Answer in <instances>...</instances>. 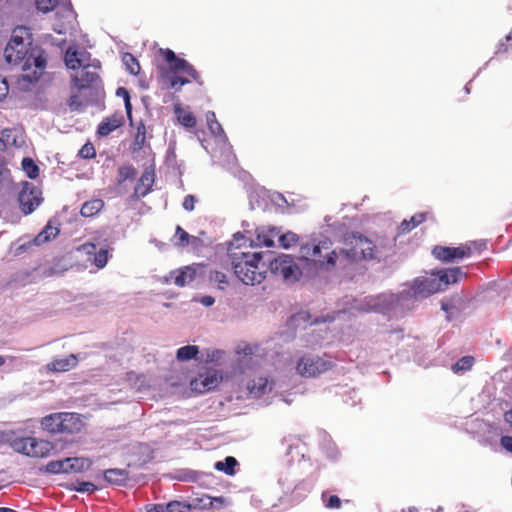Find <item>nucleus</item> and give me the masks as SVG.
<instances>
[{"label": "nucleus", "mask_w": 512, "mask_h": 512, "mask_svg": "<svg viewBox=\"0 0 512 512\" xmlns=\"http://www.w3.org/2000/svg\"><path fill=\"white\" fill-rule=\"evenodd\" d=\"M436 512H441V507L437 508Z\"/></svg>", "instance_id": "nucleus-64"}, {"label": "nucleus", "mask_w": 512, "mask_h": 512, "mask_svg": "<svg viewBox=\"0 0 512 512\" xmlns=\"http://www.w3.org/2000/svg\"><path fill=\"white\" fill-rule=\"evenodd\" d=\"M176 116L177 120H179L180 125L186 128H192L196 125V119L194 118L191 112L184 110L180 107H176Z\"/></svg>", "instance_id": "nucleus-26"}, {"label": "nucleus", "mask_w": 512, "mask_h": 512, "mask_svg": "<svg viewBox=\"0 0 512 512\" xmlns=\"http://www.w3.org/2000/svg\"><path fill=\"white\" fill-rule=\"evenodd\" d=\"M322 502L328 510H339L342 501L338 496L330 495L327 492L322 493Z\"/></svg>", "instance_id": "nucleus-33"}, {"label": "nucleus", "mask_w": 512, "mask_h": 512, "mask_svg": "<svg viewBox=\"0 0 512 512\" xmlns=\"http://www.w3.org/2000/svg\"><path fill=\"white\" fill-rule=\"evenodd\" d=\"M55 450V445L48 440L34 438L29 444V451L26 453L28 457L46 458Z\"/></svg>", "instance_id": "nucleus-16"}, {"label": "nucleus", "mask_w": 512, "mask_h": 512, "mask_svg": "<svg viewBox=\"0 0 512 512\" xmlns=\"http://www.w3.org/2000/svg\"><path fill=\"white\" fill-rule=\"evenodd\" d=\"M331 367L332 362L329 357L309 354L299 358L296 371L299 375L310 378L326 373Z\"/></svg>", "instance_id": "nucleus-10"}, {"label": "nucleus", "mask_w": 512, "mask_h": 512, "mask_svg": "<svg viewBox=\"0 0 512 512\" xmlns=\"http://www.w3.org/2000/svg\"><path fill=\"white\" fill-rule=\"evenodd\" d=\"M166 67L161 68L164 82L171 88L182 87L189 83V79L181 75H187L192 80H197V72L185 59H179L171 49L163 51Z\"/></svg>", "instance_id": "nucleus-8"}, {"label": "nucleus", "mask_w": 512, "mask_h": 512, "mask_svg": "<svg viewBox=\"0 0 512 512\" xmlns=\"http://www.w3.org/2000/svg\"><path fill=\"white\" fill-rule=\"evenodd\" d=\"M450 252H452L453 260L463 259L472 254V248L470 246H459L457 248H450Z\"/></svg>", "instance_id": "nucleus-38"}, {"label": "nucleus", "mask_w": 512, "mask_h": 512, "mask_svg": "<svg viewBox=\"0 0 512 512\" xmlns=\"http://www.w3.org/2000/svg\"><path fill=\"white\" fill-rule=\"evenodd\" d=\"M57 15L63 17V23L61 25H55L54 31L59 34H64L66 27L74 21V12L71 9V5L69 3L63 4L62 11H57Z\"/></svg>", "instance_id": "nucleus-22"}, {"label": "nucleus", "mask_w": 512, "mask_h": 512, "mask_svg": "<svg viewBox=\"0 0 512 512\" xmlns=\"http://www.w3.org/2000/svg\"><path fill=\"white\" fill-rule=\"evenodd\" d=\"M42 430L49 433H79L83 421L77 413H51L41 419Z\"/></svg>", "instance_id": "nucleus-9"}, {"label": "nucleus", "mask_w": 512, "mask_h": 512, "mask_svg": "<svg viewBox=\"0 0 512 512\" xmlns=\"http://www.w3.org/2000/svg\"><path fill=\"white\" fill-rule=\"evenodd\" d=\"M42 198L40 191L31 183L25 182L21 185L20 194H18V203L23 214L28 215L39 207Z\"/></svg>", "instance_id": "nucleus-12"}, {"label": "nucleus", "mask_w": 512, "mask_h": 512, "mask_svg": "<svg viewBox=\"0 0 512 512\" xmlns=\"http://www.w3.org/2000/svg\"><path fill=\"white\" fill-rule=\"evenodd\" d=\"M206 123L218 124L217 119H215V114H213V112H208V114H206Z\"/></svg>", "instance_id": "nucleus-55"}, {"label": "nucleus", "mask_w": 512, "mask_h": 512, "mask_svg": "<svg viewBox=\"0 0 512 512\" xmlns=\"http://www.w3.org/2000/svg\"><path fill=\"white\" fill-rule=\"evenodd\" d=\"M299 242V236L292 231H287L285 233L278 234L277 241L278 246L288 249L294 247Z\"/></svg>", "instance_id": "nucleus-25"}, {"label": "nucleus", "mask_w": 512, "mask_h": 512, "mask_svg": "<svg viewBox=\"0 0 512 512\" xmlns=\"http://www.w3.org/2000/svg\"><path fill=\"white\" fill-rule=\"evenodd\" d=\"M432 255L443 262H450L453 260L451 257V251H449L448 247L437 246L432 249Z\"/></svg>", "instance_id": "nucleus-36"}, {"label": "nucleus", "mask_w": 512, "mask_h": 512, "mask_svg": "<svg viewBox=\"0 0 512 512\" xmlns=\"http://www.w3.org/2000/svg\"><path fill=\"white\" fill-rule=\"evenodd\" d=\"M154 183V172L152 170L147 169L140 176L139 183L135 185V196L144 197L147 196L151 191V186Z\"/></svg>", "instance_id": "nucleus-20"}, {"label": "nucleus", "mask_w": 512, "mask_h": 512, "mask_svg": "<svg viewBox=\"0 0 512 512\" xmlns=\"http://www.w3.org/2000/svg\"><path fill=\"white\" fill-rule=\"evenodd\" d=\"M96 490L95 484L91 482H80L78 483V487H76V491L82 493H90Z\"/></svg>", "instance_id": "nucleus-44"}, {"label": "nucleus", "mask_w": 512, "mask_h": 512, "mask_svg": "<svg viewBox=\"0 0 512 512\" xmlns=\"http://www.w3.org/2000/svg\"><path fill=\"white\" fill-rule=\"evenodd\" d=\"M220 373L214 369H208L200 375V378L192 382L193 390L203 394L217 387L220 383Z\"/></svg>", "instance_id": "nucleus-15"}, {"label": "nucleus", "mask_w": 512, "mask_h": 512, "mask_svg": "<svg viewBox=\"0 0 512 512\" xmlns=\"http://www.w3.org/2000/svg\"><path fill=\"white\" fill-rule=\"evenodd\" d=\"M462 272L458 267L437 272H432L429 276H421L413 280L412 286L407 291H403L401 295L391 293H382L378 296H365L363 299L347 298V307L339 309L333 317L325 318V321H333L340 318L345 312H376L387 314L395 308L401 299L406 297L427 298L431 294L443 291L450 284H454L461 278Z\"/></svg>", "instance_id": "nucleus-1"}, {"label": "nucleus", "mask_w": 512, "mask_h": 512, "mask_svg": "<svg viewBox=\"0 0 512 512\" xmlns=\"http://www.w3.org/2000/svg\"><path fill=\"white\" fill-rule=\"evenodd\" d=\"M68 107L71 111H80L82 109V99L77 94H73L68 100Z\"/></svg>", "instance_id": "nucleus-42"}, {"label": "nucleus", "mask_w": 512, "mask_h": 512, "mask_svg": "<svg viewBox=\"0 0 512 512\" xmlns=\"http://www.w3.org/2000/svg\"><path fill=\"white\" fill-rule=\"evenodd\" d=\"M189 239H191V236L180 226H177L176 228V234H174V244H176L177 247H186L188 245Z\"/></svg>", "instance_id": "nucleus-34"}, {"label": "nucleus", "mask_w": 512, "mask_h": 512, "mask_svg": "<svg viewBox=\"0 0 512 512\" xmlns=\"http://www.w3.org/2000/svg\"><path fill=\"white\" fill-rule=\"evenodd\" d=\"M424 218H425V214L420 213V214H415L414 216H412V218H410V220H407V221L410 222V224H412V227H416V226L420 225L422 222H424Z\"/></svg>", "instance_id": "nucleus-50"}, {"label": "nucleus", "mask_w": 512, "mask_h": 512, "mask_svg": "<svg viewBox=\"0 0 512 512\" xmlns=\"http://www.w3.org/2000/svg\"><path fill=\"white\" fill-rule=\"evenodd\" d=\"M211 280L216 282L217 284H219L220 288L223 287L222 285H226L225 274H223L221 272L216 271V272L212 273Z\"/></svg>", "instance_id": "nucleus-48"}, {"label": "nucleus", "mask_w": 512, "mask_h": 512, "mask_svg": "<svg viewBox=\"0 0 512 512\" xmlns=\"http://www.w3.org/2000/svg\"><path fill=\"white\" fill-rule=\"evenodd\" d=\"M505 421L512 425V410H509L505 414Z\"/></svg>", "instance_id": "nucleus-57"}, {"label": "nucleus", "mask_w": 512, "mask_h": 512, "mask_svg": "<svg viewBox=\"0 0 512 512\" xmlns=\"http://www.w3.org/2000/svg\"><path fill=\"white\" fill-rule=\"evenodd\" d=\"M244 242V236L236 233L228 246V257L232 263L233 273L245 285H258L265 280L268 266L262 261V252L245 247Z\"/></svg>", "instance_id": "nucleus-4"}, {"label": "nucleus", "mask_w": 512, "mask_h": 512, "mask_svg": "<svg viewBox=\"0 0 512 512\" xmlns=\"http://www.w3.org/2000/svg\"><path fill=\"white\" fill-rule=\"evenodd\" d=\"M473 364V358L472 356H465L458 360V362L453 365V372L459 373L464 371H469V369L472 367Z\"/></svg>", "instance_id": "nucleus-35"}, {"label": "nucleus", "mask_w": 512, "mask_h": 512, "mask_svg": "<svg viewBox=\"0 0 512 512\" xmlns=\"http://www.w3.org/2000/svg\"><path fill=\"white\" fill-rule=\"evenodd\" d=\"M95 156V148L91 144L82 145L81 150H79V157L82 159H91Z\"/></svg>", "instance_id": "nucleus-41"}, {"label": "nucleus", "mask_w": 512, "mask_h": 512, "mask_svg": "<svg viewBox=\"0 0 512 512\" xmlns=\"http://www.w3.org/2000/svg\"><path fill=\"white\" fill-rule=\"evenodd\" d=\"M506 39H508V40L512 39V30H511V33H509V35L506 36Z\"/></svg>", "instance_id": "nucleus-61"}, {"label": "nucleus", "mask_w": 512, "mask_h": 512, "mask_svg": "<svg viewBox=\"0 0 512 512\" xmlns=\"http://www.w3.org/2000/svg\"><path fill=\"white\" fill-rule=\"evenodd\" d=\"M281 230L275 227L257 228V246L266 248L274 247V242L278 239Z\"/></svg>", "instance_id": "nucleus-17"}, {"label": "nucleus", "mask_w": 512, "mask_h": 512, "mask_svg": "<svg viewBox=\"0 0 512 512\" xmlns=\"http://www.w3.org/2000/svg\"><path fill=\"white\" fill-rule=\"evenodd\" d=\"M198 302H200L201 305H203L205 307H210L213 305L215 300L211 296H202V297H200V299H198Z\"/></svg>", "instance_id": "nucleus-51"}, {"label": "nucleus", "mask_w": 512, "mask_h": 512, "mask_svg": "<svg viewBox=\"0 0 512 512\" xmlns=\"http://www.w3.org/2000/svg\"><path fill=\"white\" fill-rule=\"evenodd\" d=\"M76 364L77 358L75 357V355L69 354L62 358H55L54 361L47 364V369H49V371L63 373L73 369Z\"/></svg>", "instance_id": "nucleus-18"}, {"label": "nucleus", "mask_w": 512, "mask_h": 512, "mask_svg": "<svg viewBox=\"0 0 512 512\" xmlns=\"http://www.w3.org/2000/svg\"><path fill=\"white\" fill-rule=\"evenodd\" d=\"M236 466V459L228 456L223 461H217L216 464H214V468L218 471H222L227 475H233L234 474V467Z\"/></svg>", "instance_id": "nucleus-29"}, {"label": "nucleus", "mask_w": 512, "mask_h": 512, "mask_svg": "<svg viewBox=\"0 0 512 512\" xmlns=\"http://www.w3.org/2000/svg\"><path fill=\"white\" fill-rule=\"evenodd\" d=\"M78 252L92 257L89 259L92 260V263H94L95 267L98 269L106 267L107 260H109V249L100 248L98 251H95V244L92 242H87L79 246Z\"/></svg>", "instance_id": "nucleus-14"}, {"label": "nucleus", "mask_w": 512, "mask_h": 512, "mask_svg": "<svg viewBox=\"0 0 512 512\" xmlns=\"http://www.w3.org/2000/svg\"><path fill=\"white\" fill-rule=\"evenodd\" d=\"M58 235V228L51 224H47L46 228L42 229L38 236L34 237L33 243L36 246H40Z\"/></svg>", "instance_id": "nucleus-23"}, {"label": "nucleus", "mask_w": 512, "mask_h": 512, "mask_svg": "<svg viewBox=\"0 0 512 512\" xmlns=\"http://www.w3.org/2000/svg\"><path fill=\"white\" fill-rule=\"evenodd\" d=\"M105 480L110 484L120 485L125 481V472L121 469H108L105 471Z\"/></svg>", "instance_id": "nucleus-30"}, {"label": "nucleus", "mask_w": 512, "mask_h": 512, "mask_svg": "<svg viewBox=\"0 0 512 512\" xmlns=\"http://www.w3.org/2000/svg\"><path fill=\"white\" fill-rule=\"evenodd\" d=\"M464 246H470L472 248V252H480L485 248V243L483 242H472L470 244H466Z\"/></svg>", "instance_id": "nucleus-52"}, {"label": "nucleus", "mask_w": 512, "mask_h": 512, "mask_svg": "<svg viewBox=\"0 0 512 512\" xmlns=\"http://www.w3.org/2000/svg\"><path fill=\"white\" fill-rule=\"evenodd\" d=\"M209 131H211L212 135L218 137L220 141H226L225 134L223 133V128H221L220 124H208Z\"/></svg>", "instance_id": "nucleus-43"}, {"label": "nucleus", "mask_w": 512, "mask_h": 512, "mask_svg": "<svg viewBox=\"0 0 512 512\" xmlns=\"http://www.w3.org/2000/svg\"><path fill=\"white\" fill-rule=\"evenodd\" d=\"M410 512H417V510L415 507H413V508H410Z\"/></svg>", "instance_id": "nucleus-62"}, {"label": "nucleus", "mask_w": 512, "mask_h": 512, "mask_svg": "<svg viewBox=\"0 0 512 512\" xmlns=\"http://www.w3.org/2000/svg\"><path fill=\"white\" fill-rule=\"evenodd\" d=\"M4 57L9 64L21 65V78L29 83L37 82L45 71L43 51L32 46V38L25 26L13 29L4 49Z\"/></svg>", "instance_id": "nucleus-3"}, {"label": "nucleus", "mask_w": 512, "mask_h": 512, "mask_svg": "<svg viewBox=\"0 0 512 512\" xmlns=\"http://www.w3.org/2000/svg\"><path fill=\"white\" fill-rule=\"evenodd\" d=\"M21 169L25 171L29 179H35L39 175V167L35 165L34 161L30 158H23V160H21Z\"/></svg>", "instance_id": "nucleus-31"}, {"label": "nucleus", "mask_w": 512, "mask_h": 512, "mask_svg": "<svg viewBox=\"0 0 512 512\" xmlns=\"http://www.w3.org/2000/svg\"><path fill=\"white\" fill-rule=\"evenodd\" d=\"M312 262L325 270L334 267L337 263V254L331 250V241L325 239L318 243L301 244V258L281 254L269 261L267 270L286 283H295L305 274V270Z\"/></svg>", "instance_id": "nucleus-2"}, {"label": "nucleus", "mask_w": 512, "mask_h": 512, "mask_svg": "<svg viewBox=\"0 0 512 512\" xmlns=\"http://www.w3.org/2000/svg\"><path fill=\"white\" fill-rule=\"evenodd\" d=\"M235 372L241 376V387L246 391V396L251 399H259L271 391L273 382L258 371L262 365V356L258 353L257 346L245 345L236 350Z\"/></svg>", "instance_id": "nucleus-5"}, {"label": "nucleus", "mask_w": 512, "mask_h": 512, "mask_svg": "<svg viewBox=\"0 0 512 512\" xmlns=\"http://www.w3.org/2000/svg\"><path fill=\"white\" fill-rule=\"evenodd\" d=\"M464 90H466V93H469V87H464Z\"/></svg>", "instance_id": "nucleus-63"}, {"label": "nucleus", "mask_w": 512, "mask_h": 512, "mask_svg": "<svg viewBox=\"0 0 512 512\" xmlns=\"http://www.w3.org/2000/svg\"><path fill=\"white\" fill-rule=\"evenodd\" d=\"M116 96L124 100V107H126L127 118H132V105L130 104V96L128 95L127 89L120 87L116 89Z\"/></svg>", "instance_id": "nucleus-37"}, {"label": "nucleus", "mask_w": 512, "mask_h": 512, "mask_svg": "<svg viewBox=\"0 0 512 512\" xmlns=\"http://www.w3.org/2000/svg\"><path fill=\"white\" fill-rule=\"evenodd\" d=\"M103 200L101 199H93L82 204L81 207V215L82 217H93L98 214L101 209H103Z\"/></svg>", "instance_id": "nucleus-24"}, {"label": "nucleus", "mask_w": 512, "mask_h": 512, "mask_svg": "<svg viewBox=\"0 0 512 512\" xmlns=\"http://www.w3.org/2000/svg\"><path fill=\"white\" fill-rule=\"evenodd\" d=\"M122 125V116L114 115L108 117L98 125L97 133L100 136H107Z\"/></svg>", "instance_id": "nucleus-21"}, {"label": "nucleus", "mask_w": 512, "mask_h": 512, "mask_svg": "<svg viewBox=\"0 0 512 512\" xmlns=\"http://www.w3.org/2000/svg\"><path fill=\"white\" fill-rule=\"evenodd\" d=\"M224 505L225 499H223L222 497H211L208 495H203L201 497L193 499V506L203 510H219Z\"/></svg>", "instance_id": "nucleus-19"}, {"label": "nucleus", "mask_w": 512, "mask_h": 512, "mask_svg": "<svg viewBox=\"0 0 512 512\" xmlns=\"http://www.w3.org/2000/svg\"><path fill=\"white\" fill-rule=\"evenodd\" d=\"M412 229H414V227H412L411 223H409L407 220H403L402 224H400V232L402 233H407Z\"/></svg>", "instance_id": "nucleus-53"}, {"label": "nucleus", "mask_w": 512, "mask_h": 512, "mask_svg": "<svg viewBox=\"0 0 512 512\" xmlns=\"http://www.w3.org/2000/svg\"><path fill=\"white\" fill-rule=\"evenodd\" d=\"M119 182H124L135 177V168L132 166H121L118 170Z\"/></svg>", "instance_id": "nucleus-39"}, {"label": "nucleus", "mask_w": 512, "mask_h": 512, "mask_svg": "<svg viewBox=\"0 0 512 512\" xmlns=\"http://www.w3.org/2000/svg\"><path fill=\"white\" fill-rule=\"evenodd\" d=\"M6 174H8V170H6L5 165L3 162L0 161V183L5 181Z\"/></svg>", "instance_id": "nucleus-54"}, {"label": "nucleus", "mask_w": 512, "mask_h": 512, "mask_svg": "<svg viewBox=\"0 0 512 512\" xmlns=\"http://www.w3.org/2000/svg\"><path fill=\"white\" fill-rule=\"evenodd\" d=\"M0 512H16V511H14L13 509L5 508V507H0Z\"/></svg>", "instance_id": "nucleus-59"}, {"label": "nucleus", "mask_w": 512, "mask_h": 512, "mask_svg": "<svg viewBox=\"0 0 512 512\" xmlns=\"http://www.w3.org/2000/svg\"><path fill=\"white\" fill-rule=\"evenodd\" d=\"M65 65L70 70H79L71 76L73 86L78 90H84L98 81L96 70L99 68V61L91 59L86 51L75 47L66 49Z\"/></svg>", "instance_id": "nucleus-7"}, {"label": "nucleus", "mask_w": 512, "mask_h": 512, "mask_svg": "<svg viewBox=\"0 0 512 512\" xmlns=\"http://www.w3.org/2000/svg\"><path fill=\"white\" fill-rule=\"evenodd\" d=\"M34 437L16 438L10 443L13 451L26 455L30 450L29 444L32 443Z\"/></svg>", "instance_id": "nucleus-27"}, {"label": "nucleus", "mask_w": 512, "mask_h": 512, "mask_svg": "<svg viewBox=\"0 0 512 512\" xmlns=\"http://www.w3.org/2000/svg\"><path fill=\"white\" fill-rule=\"evenodd\" d=\"M185 505L181 504L178 501H174L168 505H166V512H185Z\"/></svg>", "instance_id": "nucleus-46"}, {"label": "nucleus", "mask_w": 512, "mask_h": 512, "mask_svg": "<svg viewBox=\"0 0 512 512\" xmlns=\"http://www.w3.org/2000/svg\"><path fill=\"white\" fill-rule=\"evenodd\" d=\"M501 447L505 448L506 451L512 453V437L503 436L500 439Z\"/></svg>", "instance_id": "nucleus-49"}, {"label": "nucleus", "mask_w": 512, "mask_h": 512, "mask_svg": "<svg viewBox=\"0 0 512 512\" xmlns=\"http://www.w3.org/2000/svg\"><path fill=\"white\" fill-rule=\"evenodd\" d=\"M91 462L86 458H64L62 460L51 461L46 465V471L51 474L58 473H80L90 468Z\"/></svg>", "instance_id": "nucleus-11"}, {"label": "nucleus", "mask_w": 512, "mask_h": 512, "mask_svg": "<svg viewBox=\"0 0 512 512\" xmlns=\"http://www.w3.org/2000/svg\"><path fill=\"white\" fill-rule=\"evenodd\" d=\"M5 363V358L3 356H0V366H2Z\"/></svg>", "instance_id": "nucleus-60"}, {"label": "nucleus", "mask_w": 512, "mask_h": 512, "mask_svg": "<svg viewBox=\"0 0 512 512\" xmlns=\"http://www.w3.org/2000/svg\"><path fill=\"white\" fill-rule=\"evenodd\" d=\"M393 249V241L383 236H374L368 238L362 235L354 236L352 249L349 251H336L338 259L347 258L354 261H376L381 262L386 259Z\"/></svg>", "instance_id": "nucleus-6"}, {"label": "nucleus", "mask_w": 512, "mask_h": 512, "mask_svg": "<svg viewBox=\"0 0 512 512\" xmlns=\"http://www.w3.org/2000/svg\"><path fill=\"white\" fill-rule=\"evenodd\" d=\"M144 143V125L140 122L137 126V134H135V144L142 146Z\"/></svg>", "instance_id": "nucleus-47"}, {"label": "nucleus", "mask_w": 512, "mask_h": 512, "mask_svg": "<svg viewBox=\"0 0 512 512\" xmlns=\"http://www.w3.org/2000/svg\"><path fill=\"white\" fill-rule=\"evenodd\" d=\"M36 7L43 13H48L56 7V0H36Z\"/></svg>", "instance_id": "nucleus-40"}, {"label": "nucleus", "mask_w": 512, "mask_h": 512, "mask_svg": "<svg viewBox=\"0 0 512 512\" xmlns=\"http://www.w3.org/2000/svg\"><path fill=\"white\" fill-rule=\"evenodd\" d=\"M6 93V87L5 84H0V99L5 96Z\"/></svg>", "instance_id": "nucleus-58"}, {"label": "nucleus", "mask_w": 512, "mask_h": 512, "mask_svg": "<svg viewBox=\"0 0 512 512\" xmlns=\"http://www.w3.org/2000/svg\"><path fill=\"white\" fill-rule=\"evenodd\" d=\"M194 204H196V198L192 195H187L184 198V203H182V207H184L185 211L192 212L194 209Z\"/></svg>", "instance_id": "nucleus-45"}, {"label": "nucleus", "mask_w": 512, "mask_h": 512, "mask_svg": "<svg viewBox=\"0 0 512 512\" xmlns=\"http://www.w3.org/2000/svg\"><path fill=\"white\" fill-rule=\"evenodd\" d=\"M194 278H196V267L183 266L159 278V281L164 285L175 284L178 287H184L192 283Z\"/></svg>", "instance_id": "nucleus-13"}, {"label": "nucleus", "mask_w": 512, "mask_h": 512, "mask_svg": "<svg viewBox=\"0 0 512 512\" xmlns=\"http://www.w3.org/2000/svg\"><path fill=\"white\" fill-rule=\"evenodd\" d=\"M198 353L199 349L194 345L183 346L177 350V360L189 361L194 359Z\"/></svg>", "instance_id": "nucleus-28"}, {"label": "nucleus", "mask_w": 512, "mask_h": 512, "mask_svg": "<svg viewBox=\"0 0 512 512\" xmlns=\"http://www.w3.org/2000/svg\"><path fill=\"white\" fill-rule=\"evenodd\" d=\"M122 63H124L127 72L131 73V75H137L140 72V65L132 54L126 53L122 55Z\"/></svg>", "instance_id": "nucleus-32"}, {"label": "nucleus", "mask_w": 512, "mask_h": 512, "mask_svg": "<svg viewBox=\"0 0 512 512\" xmlns=\"http://www.w3.org/2000/svg\"><path fill=\"white\" fill-rule=\"evenodd\" d=\"M147 512H164V507L162 505H155L147 509Z\"/></svg>", "instance_id": "nucleus-56"}]
</instances>
